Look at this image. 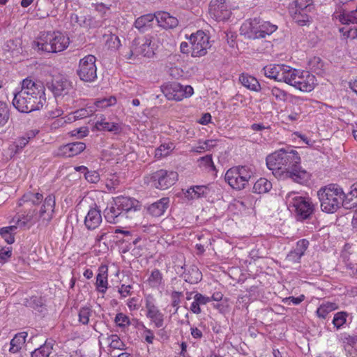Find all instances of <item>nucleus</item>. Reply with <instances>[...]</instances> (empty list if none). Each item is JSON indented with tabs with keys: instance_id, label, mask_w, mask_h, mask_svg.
Listing matches in <instances>:
<instances>
[{
	"instance_id": "1",
	"label": "nucleus",
	"mask_w": 357,
	"mask_h": 357,
	"mask_svg": "<svg viewBox=\"0 0 357 357\" xmlns=\"http://www.w3.org/2000/svg\"><path fill=\"white\" fill-rule=\"evenodd\" d=\"M267 167L275 176L291 178L293 181L305 184L310 178V174L303 169L298 153L291 148L280 149L266 157Z\"/></svg>"
},
{
	"instance_id": "2",
	"label": "nucleus",
	"mask_w": 357,
	"mask_h": 357,
	"mask_svg": "<svg viewBox=\"0 0 357 357\" xmlns=\"http://www.w3.org/2000/svg\"><path fill=\"white\" fill-rule=\"evenodd\" d=\"M45 90L42 82L26 78L21 90L14 93L13 105L20 112L39 110L46 101Z\"/></svg>"
},
{
	"instance_id": "3",
	"label": "nucleus",
	"mask_w": 357,
	"mask_h": 357,
	"mask_svg": "<svg viewBox=\"0 0 357 357\" xmlns=\"http://www.w3.org/2000/svg\"><path fill=\"white\" fill-rule=\"evenodd\" d=\"M55 205V196L50 194L45 198L38 211L30 209L22 215H15L13 221L21 229H29L36 223L39 227H47L54 216Z\"/></svg>"
},
{
	"instance_id": "4",
	"label": "nucleus",
	"mask_w": 357,
	"mask_h": 357,
	"mask_svg": "<svg viewBox=\"0 0 357 357\" xmlns=\"http://www.w3.org/2000/svg\"><path fill=\"white\" fill-rule=\"evenodd\" d=\"M317 196L321 210L328 213L337 211L342 206L344 199H351L349 194L345 195L340 187L334 184L321 188L317 192Z\"/></svg>"
},
{
	"instance_id": "5",
	"label": "nucleus",
	"mask_w": 357,
	"mask_h": 357,
	"mask_svg": "<svg viewBox=\"0 0 357 357\" xmlns=\"http://www.w3.org/2000/svg\"><path fill=\"white\" fill-rule=\"evenodd\" d=\"M69 45V38L59 31L43 32L33 43L37 52L56 53L63 51Z\"/></svg>"
},
{
	"instance_id": "6",
	"label": "nucleus",
	"mask_w": 357,
	"mask_h": 357,
	"mask_svg": "<svg viewBox=\"0 0 357 357\" xmlns=\"http://www.w3.org/2000/svg\"><path fill=\"white\" fill-rule=\"evenodd\" d=\"M278 29L275 24L269 22L260 21L257 18L246 20L241 26V34L248 39L264 38L271 35Z\"/></svg>"
},
{
	"instance_id": "7",
	"label": "nucleus",
	"mask_w": 357,
	"mask_h": 357,
	"mask_svg": "<svg viewBox=\"0 0 357 357\" xmlns=\"http://www.w3.org/2000/svg\"><path fill=\"white\" fill-rule=\"evenodd\" d=\"M314 6L312 0H293L289 3L288 10L293 21L299 26H306L311 22L310 13Z\"/></svg>"
},
{
	"instance_id": "8",
	"label": "nucleus",
	"mask_w": 357,
	"mask_h": 357,
	"mask_svg": "<svg viewBox=\"0 0 357 357\" xmlns=\"http://www.w3.org/2000/svg\"><path fill=\"white\" fill-rule=\"evenodd\" d=\"M315 81L314 75L310 72L291 68L286 83L301 91L310 92L314 88Z\"/></svg>"
},
{
	"instance_id": "9",
	"label": "nucleus",
	"mask_w": 357,
	"mask_h": 357,
	"mask_svg": "<svg viewBox=\"0 0 357 357\" xmlns=\"http://www.w3.org/2000/svg\"><path fill=\"white\" fill-rule=\"evenodd\" d=\"M285 199L289 206L294 208L300 220L309 218L314 212V204L309 197L298 196L296 192H290L287 194Z\"/></svg>"
},
{
	"instance_id": "10",
	"label": "nucleus",
	"mask_w": 357,
	"mask_h": 357,
	"mask_svg": "<svg viewBox=\"0 0 357 357\" xmlns=\"http://www.w3.org/2000/svg\"><path fill=\"white\" fill-rule=\"evenodd\" d=\"M252 176L253 172L250 167L238 166L228 169L225 179L232 188L242 190L245 188Z\"/></svg>"
},
{
	"instance_id": "11",
	"label": "nucleus",
	"mask_w": 357,
	"mask_h": 357,
	"mask_svg": "<svg viewBox=\"0 0 357 357\" xmlns=\"http://www.w3.org/2000/svg\"><path fill=\"white\" fill-rule=\"evenodd\" d=\"M178 179V174L174 171L160 169L144 177V182L155 188L165 190L173 185Z\"/></svg>"
},
{
	"instance_id": "12",
	"label": "nucleus",
	"mask_w": 357,
	"mask_h": 357,
	"mask_svg": "<svg viewBox=\"0 0 357 357\" xmlns=\"http://www.w3.org/2000/svg\"><path fill=\"white\" fill-rule=\"evenodd\" d=\"M96 58L91 54L85 56L79 61L77 75L85 82H93L97 79Z\"/></svg>"
},
{
	"instance_id": "13",
	"label": "nucleus",
	"mask_w": 357,
	"mask_h": 357,
	"mask_svg": "<svg viewBox=\"0 0 357 357\" xmlns=\"http://www.w3.org/2000/svg\"><path fill=\"white\" fill-rule=\"evenodd\" d=\"M162 91L165 96L170 100L180 101L193 94V88L190 85L183 86L180 83L174 82L166 83L162 86Z\"/></svg>"
},
{
	"instance_id": "14",
	"label": "nucleus",
	"mask_w": 357,
	"mask_h": 357,
	"mask_svg": "<svg viewBox=\"0 0 357 357\" xmlns=\"http://www.w3.org/2000/svg\"><path fill=\"white\" fill-rule=\"evenodd\" d=\"M191 44V56L200 57L206 54L207 50L211 47L209 36L202 31H198L190 36Z\"/></svg>"
},
{
	"instance_id": "15",
	"label": "nucleus",
	"mask_w": 357,
	"mask_h": 357,
	"mask_svg": "<svg viewBox=\"0 0 357 357\" xmlns=\"http://www.w3.org/2000/svg\"><path fill=\"white\" fill-rule=\"evenodd\" d=\"M151 44V40L150 38H135L132 43L130 50L126 54V58L130 59L139 56L150 57L153 54Z\"/></svg>"
},
{
	"instance_id": "16",
	"label": "nucleus",
	"mask_w": 357,
	"mask_h": 357,
	"mask_svg": "<svg viewBox=\"0 0 357 357\" xmlns=\"http://www.w3.org/2000/svg\"><path fill=\"white\" fill-rule=\"evenodd\" d=\"M208 13L216 21L228 20L231 11L227 0H211L208 6Z\"/></svg>"
},
{
	"instance_id": "17",
	"label": "nucleus",
	"mask_w": 357,
	"mask_h": 357,
	"mask_svg": "<svg viewBox=\"0 0 357 357\" xmlns=\"http://www.w3.org/2000/svg\"><path fill=\"white\" fill-rule=\"evenodd\" d=\"M290 69V66L284 64H269L264 67L263 71L266 77L286 83Z\"/></svg>"
},
{
	"instance_id": "18",
	"label": "nucleus",
	"mask_w": 357,
	"mask_h": 357,
	"mask_svg": "<svg viewBox=\"0 0 357 357\" xmlns=\"http://www.w3.org/2000/svg\"><path fill=\"white\" fill-rule=\"evenodd\" d=\"M114 204L121 208L126 218L140 209L139 202L128 197H119L114 200Z\"/></svg>"
},
{
	"instance_id": "19",
	"label": "nucleus",
	"mask_w": 357,
	"mask_h": 357,
	"mask_svg": "<svg viewBox=\"0 0 357 357\" xmlns=\"http://www.w3.org/2000/svg\"><path fill=\"white\" fill-rule=\"evenodd\" d=\"M102 222L100 210L98 207H91L87 212L84 218V225L89 230H94Z\"/></svg>"
},
{
	"instance_id": "20",
	"label": "nucleus",
	"mask_w": 357,
	"mask_h": 357,
	"mask_svg": "<svg viewBox=\"0 0 357 357\" xmlns=\"http://www.w3.org/2000/svg\"><path fill=\"white\" fill-rule=\"evenodd\" d=\"M146 317L153 322L155 327L161 328L164 324V314L159 310L152 302L146 300Z\"/></svg>"
},
{
	"instance_id": "21",
	"label": "nucleus",
	"mask_w": 357,
	"mask_h": 357,
	"mask_svg": "<svg viewBox=\"0 0 357 357\" xmlns=\"http://www.w3.org/2000/svg\"><path fill=\"white\" fill-rule=\"evenodd\" d=\"M333 20L342 24H357V6L351 11L346 10L335 11L333 15Z\"/></svg>"
},
{
	"instance_id": "22",
	"label": "nucleus",
	"mask_w": 357,
	"mask_h": 357,
	"mask_svg": "<svg viewBox=\"0 0 357 357\" xmlns=\"http://www.w3.org/2000/svg\"><path fill=\"white\" fill-rule=\"evenodd\" d=\"M155 20L160 26L166 29H174L178 24V20L176 17L165 11L157 12Z\"/></svg>"
},
{
	"instance_id": "23",
	"label": "nucleus",
	"mask_w": 357,
	"mask_h": 357,
	"mask_svg": "<svg viewBox=\"0 0 357 357\" xmlns=\"http://www.w3.org/2000/svg\"><path fill=\"white\" fill-rule=\"evenodd\" d=\"M169 199L168 197H163L147 207L148 213L153 217H160L165 213L169 206Z\"/></svg>"
},
{
	"instance_id": "24",
	"label": "nucleus",
	"mask_w": 357,
	"mask_h": 357,
	"mask_svg": "<svg viewBox=\"0 0 357 357\" xmlns=\"http://www.w3.org/2000/svg\"><path fill=\"white\" fill-rule=\"evenodd\" d=\"M85 148L86 145L83 142L70 143L61 147V154L67 158L73 157L82 153Z\"/></svg>"
},
{
	"instance_id": "25",
	"label": "nucleus",
	"mask_w": 357,
	"mask_h": 357,
	"mask_svg": "<svg viewBox=\"0 0 357 357\" xmlns=\"http://www.w3.org/2000/svg\"><path fill=\"white\" fill-rule=\"evenodd\" d=\"M238 81L244 87L252 91L259 92L261 89L259 81L255 77L247 73H241L239 75Z\"/></svg>"
},
{
	"instance_id": "26",
	"label": "nucleus",
	"mask_w": 357,
	"mask_h": 357,
	"mask_svg": "<svg viewBox=\"0 0 357 357\" xmlns=\"http://www.w3.org/2000/svg\"><path fill=\"white\" fill-rule=\"evenodd\" d=\"M107 267L106 266H100L98 268L96 282V289L100 293L105 294L107 289Z\"/></svg>"
},
{
	"instance_id": "27",
	"label": "nucleus",
	"mask_w": 357,
	"mask_h": 357,
	"mask_svg": "<svg viewBox=\"0 0 357 357\" xmlns=\"http://www.w3.org/2000/svg\"><path fill=\"white\" fill-rule=\"evenodd\" d=\"M44 200L45 198L43 194L29 191L24 194L22 198L19 200L18 205L21 206L25 203H31L33 206H37L42 202L43 203Z\"/></svg>"
},
{
	"instance_id": "28",
	"label": "nucleus",
	"mask_w": 357,
	"mask_h": 357,
	"mask_svg": "<svg viewBox=\"0 0 357 357\" xmlns=\"http://www.w3.org/2000/svg\"><path fill=\"white\" fill-rule=\"evenodd\" d=\"M156 18V13L146 14L139 17L135 22V27L141 32L146 31L152 26V22Z\"/></svg>"
},
{
	"instance_id": "29",
	"label": "nucleus",
	"mask_w": 357,
	"mask_h": 357,
	"mask_svg": "<svg viewBox=\"0 0 357 357\" xmlns=\"http://www.w3.org/2000/svg\"><path fill=\"white\" fill-rule=\"evenodd\" d=\"M209 191L208 185H195L188 189L185 192V196L188 199H197L201 197H207Z\"/></svg>"
},
{
	"instance_id": "30",
	"label": "nucleus",
	"mask_w": 357,
	"mask_h": 357,
	"mask_svg": "<svg viewBox=\"0 0 357 357\" xmlns=\"http://www.w3.org/2000/svg\"><path fill=\"white\" fill-rule=\"evenodd\" d=\"M181 277L186 282L197 284L202 280V274L197 266H192L187 271H185L181 275Z\"/></svg>"
},
{
	"instance_id": "31",
	"label": "nucleus",
	"mask_w": 357,
	"mask_h": 357,
	"mask_svg": "<svg viewBox=\"0 0 357 357\" xmlns=\"http://www.w3.org/2000/svg\"><path fill=\"white\" fill-rule=\"evenodd\" d=\"M104 216L106 220L110 223H116L119 222V218L125 217L124 214L115 204L110 207H107L104 211Z\"/></svg>"
},
{
	"instance_id": "32",
	"label": "nucleus",
	"mask_w": 357,
	"mask_h": 357,
	"mask_svg": "<svg viewBox=\"0 0 357 357\" xmlns=\"http://www.w3.org/2000/svg\"><path fill=\"white\" fill-rule=\"evenodd\" d=\"M96 112V106L88 105L84 108H82L75 111L73 114L68 116L69 122L75 121L77 119L86 118L91 116Z\"/></svg>"
},
{
	"instance_id": "33",
	"label": "nucleus",
	"mask_w": 357,
	"mask_h": 357,
	"mask_svg": "<svg viewBox=\"0 0 357 357\" xmlns=\"http://www.w3.org/2000/svg\"><path fill=\"white\" fill-rule=\"evenodd\" d=\"M69 84L66 80H56L49 86V89L52 91L55 96H63L68 93Z\"/></svg>"
},
{
	"instance_id": "34",
	"label": "nucleus",
	"mask_w": 357,
	"mask_h": 357,
	"mask_svg": "<svg viewBox=\"0 0 357 357\" xmlns=\"http://www.w3.org/2000/svg\"><path fill=\"white\" fill-rule=\"evenodd\" d=\"M337 308L338 305L335 303L328 301L324 302L317 308L316 314L320 319H326L330 312L337 310Z\"/></svg>"
},
{
	"instance_id": "35",
	"label": "nucleus",
	"mask_w": 357,
	"mask_h": 357,
	"mask_svg": "<svg viewBox=\"0 0 357 357\" xmlns=\"http://www.w3.org/2000/svg\"><path fill=\"white\" fill-rule=\"evenodd\" d=\"M53 349V341L46 340L38 349L31 352V357H49Z\"/></svg>"
},
{
	"instance_id": "36",
	"label": "nucleus",
	"mask_w": 357,
	"mask_h": 357,
	"mask_svg": "<svg viewBox=\"0 0 357 357\" xmlns=\"http://www.w3.org/2000/svg\"><path fill=\"white\" fill-rule=\"evenodd\" d=\"M96 128L99 130L114 132L115 133L119 132L121 130L118 123L107 121L105 119L97 121Z\"/></svg>"
},
{
	"instance_id": "37",
	"label": "nucleus",
	"mask_w": 357,
	"mask_h": 357,
	"mask_svg": "<svg viewBox=\"0 0 357 357\" xmlns=\"http://www.w3.org/2000/svg\"><path fill=\"white\" fill-rule=\"evenodd\" d=\"M26 333H20L14 336L10 341V347L9 351L12 353H16L20 351L22 346L25 343Z\"/></svg>"
},
{
	"instance_id": "38",
	"label": "nucleus",
	"mask_w": 357,
	"mask_h": 357,
	"mask_svg": "<svg viewBox=\"0 0 357 357\" xmlns=\"http://www.w3.org/2000/svg\"><path fill=\"white\" fill-rule=\"evenodd\" d=\"M272 188V183L265 178H260L254 184L253 192L258 194L266 193Z\"/></svg>"
},
{
	"instance_id": "39",
	"label": "nucleus",
	"mask_w": 357,
	"mask_h": 357,
	"mask_svg": "<svg viewBox=\"0 0 357 357\" xmlns=\"http://www.w3.org/2000/svg\"><path fill=\"white\" fill-rule=\"evenodd\" d=\"M17 227L16 224L15 225L3 227L0 229V235L6 243L12 244L15 241L13 233Z\"/></svg>"
},
{
	"instance_id": "40",
	"label": "nucleus",
	"mask_w": 357,
	"mask_h": 357,
	"mask_svg": "<svg viewBox=\"0 0 357 357\" xmlns=\"http://www.w3.org/2000/svg\"><path fill=\"white\" fill-rule=\"evenodd\" d=\"M107 342L109 344V348L113 351V354H116L114 350H123L124 349L125 344L121 340L119 337L117 335H112L107 337Z\"/></svg>"
},
{
	"instance_id": "41",
	"label": "nucleus",
	"mask_w": 357,
	"mask_h": 357,
	"mask_svg": "<svg viewBox=\"0 0 357 357\" xmlns=\"http://www.w3.org/2000/svg\"><path fill=\"white\" fill-rule=\"evenodd\" d=\"M147 281L151 287L157 288L162 284V275L158 269H154Z\"/></svg>"
},
{
	"instance_id": "42",
	"label": "nucleus",
	"mask_w": 357,
	"mask_h": 357,
	"mask_svg": "<svg viewBox=\"0 0 357 357\" xmlns=\"http://www.w3.org/2000/svg\"><path fill=\"white\" fill-rule=\"evenodd\" d=\"M173 144H161L155 151V157L157 158H161L168 155L170 152L174 149Z\"/></svg>"
},
{
	"instance_id": "43",
	"label": "nucleus",
	"mask_w": 357,
	"mask_h": 357,
	"mask_svg": "<svg viewBox=\"0 0 357 357\" xmlns=\"http://www.w3.org/2000/svg\"><path fill=\"white\" fill-rule=\"evenodd\" d=\"M215 146V140L208 139L203 142H199V145L196 147H192V152L201 153L204 151H208Z\"/></svg>"
},
{
	"instance_id": "44",
	"label": "nucleus",
	"mask_w": 357,
	"mask_h": 357,
	"mask_svg": "<svg viewBox=\"0 0 357 357\" xmlns=\"http://www.w3.org/2000/svg\"><path fill=\"white\" fill-rule=\"evenodd\" d=\"M105 45L108 49H110L111 50H116L119 48L121 44L119 36L115 34H110L107 36Z\"/></svg>"
},
{
	"instance_id": "45",
	"label": "nucleus",
	"mask_w": 357,
	"mask_h": 357,
	"mask_svg": "<svg viewBox=\"0 0 357 357\" xmlns=\"http://www.w3.org/2000/svg\"><path fill=\"white\" fill-rule=\"evenodd\" d=\"M339 31L342 33L343 39H357V27L356 26L342 27L339 29Z\"/></svg>"
},
{
	"instance_id": "46",
	"label": "nucleus",
	"mask_w": 357,
	"mask_h": 357,
	"mask_svg": "<svg viewBox=\"0 0 357 357\" xmlns=\"http://www.w3.org/2000/svg\"><path fill=\"white\" fill-rule=\"evenodd\" d=\"M347 316L348 313L343 311L335 314L333 319L334 326L336 327L337 329L340 328V327L346 323Z\"/></svg>"
},
{
	"instance_id": "47",
	"label": "nucleus",
	"mask_w": 357,
	"mask_h": 357,
	"mask_svg": "<svg viewBox=\"0 0 357 357\" xmlns=\"http://www.w3.org/2000/svg\"><path fill=\"white\" fill-rule=\"evenodd\" d=\"M92 310L89 307H83L79 311V321L82 324H89V318L91 316Z\"/></svg>"
},
{
	"instance_id": "48",
	"label": "nucleus",
	"mask_w": 357,
	"mask_h": 357,
	"mask_svg": "<svg viewBox=\"0 0 357 357\" xmlns=\"http://www.w3.org/2000/svg\"><path fill=\"white\" fill-rule=\"evenodd\" d=\"M271 95L275 98L278 101L285 102L287 99V93L276 86L272 87L271 89Z\"/></svg>"
},
{
	"instance_id": "49",
	"label": "nucleus",
	"mask_w": 357,
	"mask_h": 357,
	"mask_svg": "<svg viewBox=\"0 0 357 357\" xmlns=\"http://www.w3.org/2000/svg\"><path fill=\"white\" fill-rule=\"evenodd\" d=\"M9 119V109L6 104L0 102V126H4Z\"/></svg>"
},
{
	"instance_id": "50",
	"label": "nucleus",
	"mask_w": 357,
	"mask_h": 357,
	"mask_svg": "<svg viewBox=\"0 0 357 357\" xmlns=\"http://www.w3.org/2000/svg\"><path fill=\"white\" fill-rule=\"evenodd\" d=\"M116 98L111 96L109 98H103L96 100L93 105L96 106V109H97L98 108H106L109 106L113 105L116 103Z\"/></svg>"
},
{
	"instance_id": "51",
	"label": "nucleus",
	"mask_w": 357,
	"mask_h": 357,
	"mask_svg": "<svg viewBox=\"0 0 357 357\" xmlns=\"http://www.w3.org/2000/svg\"><path fill=\"white\" fill-rule=\"evenodd\" d=\"M26 305L34 310H38L43 305V301L41 297L31 296L26 301Z\"/></svg>"
},
{
	"instance_id": "52",
	"label": "nucleus",
	"mask_w": 357,
	"mask_h": 357,
	"mask_svg": "<svg viewBox=\"0 0 357 357\" xmlns=\"http://www.w3.org/2000/svg\"><path fill=\"white\" fill-rule=\"evenodd\" d=\"M114 321L116 324L121 328L126 327L130 324L129 317L123 313H118L115 317Z\"/></svg>"
},
{
	"instance_id": "53",
	"label": "nucleus",
	"mask_w": 357,
	"mask_h": 357,
	"mask_svg": "<svg viewBox=\"0 0 357 357\" xmlns=\"http://www.w3.org/2000/svg\"><path fill=\"white\" fill-rule=\"evenodd\" d=\"M309 245V241L306 239H301L299 240L296 243V247L295 250L297 252L299 253L301 256H303L308 248Z\"/></svg>"
},
{
	"instance_id": "54",
	"label": "nucleus",
	"mask_w": 357,
	"mask_h": 357,
	"mask_svg": "<svg viewBox=\"0 0 357 357\" xmlns=\"http://www.w3.org/2000/svg\"><path fill=\"white\" fill-rule=\"evenodd\" d=\"M301 113L302 111L300 107H294L291 113L287 116L286 120L291 122L296 121L300 119Z\"/></svg>"
},
{
	"instance_id": "55",
	"label": "nucleus",
	"mask_w": 357,
	"mask_h": 357,
	"mask_svg": "<svg viewBox=\"0 0 357 357\" xmlns=\"http://www.w3.org/2000/svg\"><path fill=\"white\" fill-rule=\"evenodd\" d=\"M85 178L91 183H96L100 180L99 174L96 171L86 172Z\"/></svg>"
},
{
	"instance_id": "56",
	"label": "nucleus",
	"mask_w": 357,
	"mask_h": 357,
	"mask_svg": "<svg viewBox=\"0 0 357 357\" xmlns=\"http://www.w3.org/2000/svg\"><path fill=\"white\" fill-rule=\"evenodd\" d=\"M193 298L194 300L197 301V302H198V303L200 305H206L210 301H211V298L210 297L204 296L198 292L195 293V294L193 296Z\"/></svg>"
},
{
	"instance_id": "57",
	"label": "nucleus",
	"mask_w": 357,
	"mask_h": 357,
	"mask_svg": "<svg viewBox=\"0 0 357 357\" xmlns=\"http://www.w3.org/2000/svg\"><path fill=\"white\" fill-rule=\"evenodd\" d=\"M200 161L203 165L206 167H209L214 170L215 169L213 164L211 155H207L200 158Z\"/></svg>"
},
{
	"instance_id": "58",
	"label": "nucleus",
	"mask_w": 357,
	"mask_h": 357,
	"mask_svg": "<svg viewBox=\"0 0 357 357\" xmlns=\"http://www.w3.org/2000/svg\"><path fill=\"white\" fill-rule=\"evenodd\" d=\"M182 295H183L182 292H179V291H174L172 293V305L173 307H176V311H177V310L179 307V304L181 303L180 298H181V296H182Z\"/></svg>"
},
{
	"instance_id": "59",
	"label": "nucleus",
	"mask_w": 357,
	"mask_h": 357,
	"mask_svg": "<svg viewBox=\"0 0 357 357\" xmlns=\"http://www.w3.org/2000/svg\"><path fill=\"white\" fill-rule=\"evenodd\" d=\"M28 143L29 142L26 140V138H24L23 136L19 137L15 142V152L21 151Z\"/></svg>"
},
{
	"instance_id": "60",
	"label": "nucleus",
	"mask_w": 357,
	"mask_h": 357,
	"mask_svg": "<svg viewBox=\"0 0 357 357\" xmlns=\"http://www.w3.org/2000/svg\"><path fill=\"white\" fill-rule=\"evenodd\" d=\"M301 255L294 249L291 251L287 256V260L290 262H298L301 258Z\"/></svg>"
},
{
	"instance_id": "61",
	"label": "nucleus",
	"mask_w": 357,
	"mask_h": 357,
	"mask_svg": "<svg viewBox=\"0 0 357 357\" xmlns=\"http://www.w3.org/2000/svg\"><path fill=\"white\" fill-rule=\"evenodd\" d=\"M144 327V334H145V336H144V338H145V340L146 342L149 343V344H152L153 342V340L155 338V336L153 335V333L151 330L146 328L145 326Z\"/></svg>"
},
{
	"instance_id": "62",
	"label": "nucleus",
	"mask_w": 357,
	"mask_h": 357,
	"mask_svg": "<svg viewBox=\"0 0 357 357\" xmlns=\"http://www.w3.org/2000/svg\"><path fill=\"white\" fill-rule=\"evenodd\" d=\"M131 287L130 285L122 284L119 289V292L122 297H126L130 294Z\"/></svg>"
},
{
	"instance_id": "63",
	"label": "nucleus",
	"mask_w": 357,
	"mask_h": 357,
	"mask_svg": "<svg viewBox=\"0 0 357 357\" xmlns=\"http://www.w3.org/2000/svg\"><path fill=\"white\" fill-rule=\"evenodd\" d=\"M11 255H12V251L9 248H7V249L3 248L0 250V258H1V259L3 260V261H6L8 258H10Z\"/></svg>"
},
{
	"instance_id": "64",
	"label": "nucleus",
	"mask_w": 357,
	"mask_h": 357,
	"mask_svg": "<svg viewBox=\"0 0 357 357\" xmlns=\"http://www.w3.org/2000/svg\"><path fill=\"white\" fill-rule=\"evenodd\" d=\"M137 300L135 298H132L128 301V307L130 310H135L139 308V305L137 303Z\"/></svg>"
}]
</instances>
